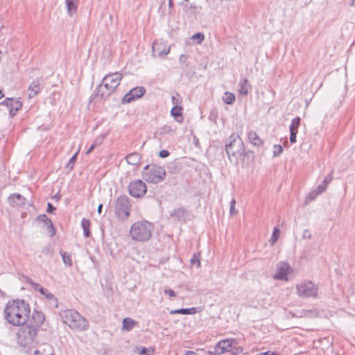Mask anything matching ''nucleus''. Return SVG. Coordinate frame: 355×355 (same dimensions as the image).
<instances>
[{"label":"nucleus","instance_id":"obj_1","mask_svg":"<svg viewBox=\"0 0 355 355\" xmlns=\"http://www.w3.org/2000/svg\"><path fill=\"white\" fill-rule=\"evenodd\" d=\"M44 321V314L34 310L28 322L20 325L17 334V343L24 348L30 349L34 345L37 332Z\"/></svg>","mask_w":355,"mask_h":355},{"label":"nucleus","instance_id":"obj_2","mask_svg":"<svg viewBox=\"0 0 355 355\" xmlns=\"http://www.w3.org/2000/svg\"><path fill=\"white\" fill-rule=\"evenodd\" d=\"M31 308L24 300L9 301L4 309V318L13 326L25 324L31 319Z\"/></svg>","mask_w":355,"mask_h":355},{"label":"nucleus","instance_id":"obj_3","mask_svg":"<svg viewBox=\"0 0 355 355\" xmlns=\"http://www.w3.org/2000/svg\"><path fill=\"white\" fill-rule=\"evenodd\" d=\"M122 78V74L118 72L106 75L95 90L96 96L101 99L108 98L119 85Z\"/></svg>","mask_w":355,"mask_h":355},{"label":"nucleus","instance_id":"obj_4","mask_svg":"<svg viewBox=\"0 0 355 355\" xmlns=\"http://www.w3.org/2000/svg\"><path fill=\"white\" fill-rule=\"evenodd\" d=\"M60 316L63 323L68 325L73 330L83 331L89 328L88 321L76 310L66 309L61 311Z\"/></svg>","mask_w":355,"mask_h":355},{"label":"nucleus","instance_id":"obj_5","mask_svg":"<svg viewBox=\"0 0 355 355\" xmlns=\"http://www.w3.org/2000/svg\"><path fill=\"white\" fill-rule=\"evenodd\" d=\"M154 229L153 223L147 220L135 222L130 230V235L132 240L144 242L148 241Z\"/></svg>","mask_w":355,"mask_h":355},{"label":"nucleus","instance_id":"obj_6","mask_svg":"<svg viewBox=\"0 0 355 355\" xmlns=\"http://www.w3.org/2000/svg\"><path fill=\"white\" fill-rule=\"evenodd\" d=\"M143 179L153 184H158L163 181L166 177V171L163 166L156 164H147L142 171Z\"/></svg>","mask_w":355,"mask_h":355},{"label":"nucleus","instance_id":"obj_7","mask_svg":"<svg viewBox=\"0 0 355 355\" xmlns=\"http://www.w3.org/2000/svg\"><path fill=\"white\" fill-rule=\"evenodd\" d=\"M114 214L117 219L124 222L130 217L132 209L130 200L126 195L117 197L114 205Z\"/></svg>","mask_w":355,"mask_h":355},{"label":"nucleus","instance_id":"obj_8","mask_svg":"<svg viewBox=\"0 0 355 355\" xmlns=\"http://www.w3.org/2000/svg\"><path fill=\"white\" fill-rule=\"evenodd\" d=\"M225 151L230 159L231 157H234L236 160L238 158L245 156V146L241 137L232 135L230 137V142L225 145Z\"/></svg>","mask_w":355,"mask_h":355},{"label":"nucleus","instance_id":"obj_9","mask_svg":"<svg viewBox=\"0 0 355 355\" xmlns=\"http://www.w3.org/2000/svg\"><path fill=\"white\" fill-rule=\"evenodd\" d=\"M129 194L135 198H141L146 193L147 187L141 180L131 181L128 186Z\"/></svg>","mask_w":355,"mask_h":355},{"label":"nucleus","instance_id":"obj_10","mask_svg":"<svg viewBox=\"0 0 355 355\" xmlns=\"http://www.w3.org/2000/svg\"><path fill=\"white\" fill-rule=\"evenodd\" d=\"M297 292L302 297H316L318 287L311 282H302L297 285Z\"/></svg>","mask_w":355,"mask_h":355},{"label":"nucleus","instance_id":"obj_11","mask_svg":"<svg viewBox=\"0 0 355 355\" xmlns=\"http://www.w3.org/2000/svg\"><path fill=\"white\" fill-rule=\"evenodd\" d=\"M331 173L332 171H331L324 179L322 184L318 185L316 189H314L309 192V193L307 195V196L305 198L304 203L309 204L310 202L313 201L316 198V197L321 194L322 193L324 192L327 185L331 182L332 180L331 178Z\"/></svg>","mask_w":355,"mask_h":355},{"label":"nucleus","instance_id":"obj_12","mask_svg":"<svg viewBox=\"0 0 355 355\" xmlns=\"http://www.w3.org/2000/svg\"><path fill=\"white\" fill-rule=\"evenodd\" d=\"M146 93V89L144 87H136L130 89L122 98V103H130L131 102L140 98Z\"/></svg>","mask_w":355,"mask_h":355},{"label":"nucleus","instance_id":"obj_13","mask_svg":"<svg viewBox=\"0 0 355 355\" xmlns=\"http://www.w3.org/2000/svg\"><path fill=\"white\" fill-rule=\"evenodd\" d=\"M0 105H5L9 110V116L11 118L22 107V103L19 98H6Z\"/></svg>","mask_w":355,"mask_h":355},{"label":"nucleus","instance_id":"obj_14","mask_svg":"<svg viewBox=\"0 0 355 355\" xmlns=\"http://www.w3.org/2000/svg\"><path fill=\"white\" fill-rule=\"evenodd\" d=\"M189 211L183 207L174 209L171 213V218L175 221L186 222L189 218Z\"/></svg>","mask_w":355,"mask_h":355},{"label":"nucleus","instance_id":"obj_15","mask_svg":"<svg viewBox=\"0 0 355 355\" xmlns=\"http://www.w3.org/2000/svg\"><path fill=\"white\" fill-rule=\"evenodd\" d=\"M300 118L297 116L294 118L289 126L290 130V142L291 144H295L296 142L297 134L298 132V128L300 124Z\"/></svg>","mask_w":355,"mask_h":355},{"label":"nucleus","instance_id":"obj_16","mask_svg":"<svg viewBox=\"0 0 355 355\" xmlns=\"http://www.w3.org/2000/svg\"><path fill=\"white\" fill-rule=\"evenodd\" d=\"M290 269V266L288 263H281L277 266V270L276 273L274 275V278L278 280H288L287 275L288 272Z\"/></svg>","mask_w":355,"mask_h":355},{"label":"nucleus","instance_id":"obj_17","mask_svg":"<svg viewBox=\"0 0 355 355\" xmlns=\"http://www.w3.org/2000/svg\"><path fill=\"white\" fill-rule=\"evenodd\" d=\"M9 204L12 207H22L24 206L26 199L19 193H12L8 197Z\"/></svg>","mask_w":355,"mask_h":355},{"label":"nucleus","instance_id":"obj_18","mask_svg":"<svg viewBox=\"0 0 355 355\" xmlns=\"http://www.w3.org/2000/svg\"><path fill=\"white\" fill-rule=\"evenodd\" d=\"M234 342L235 340L234 339L223 340L217 344L216 349L218 352L220 351L219 354L226 352H231L232 345Z\"/></svg>","mask_w":355,"mask_h":355},{"label":"nucleus","instance_id":"obj_19","mask_svg":"<svg viewBox=\"0 0 355 355\" xmlns=\"http://www.w3.org/2000/svg\"><path fill=\"white\" fill-rule=\"evenodd\" d=\"M35 355H55L53 347L49 343L39 345L34 351Z\"/></svg>","mask_w":355,"mask_h":355},{"label":"nucleus","instance_id":"obj_20","mask_svg":"<svg viewBox=\"0 0 355 355\" xmlns=\"http://www.w3.org/2000/svg\"><path fill=\"white\" fill-rule=\"evenodd\" d=\"M28 90L30 91L28 94L29 98H32L38 94L42 90L40 81L38 80H33L28 87Z\"/></svg>","mask_w":355,"mask_h":355},{"label":"nucleus","instance_id":"obj_21","mask_svg":"<svg viewBox=\"0 0 355 355\" xmlns=\"http://www.w3.org/2000/svg\"><path fill=\"white\" fill-rule=\"evenodd\" d=\"M239 92L241 94L246 96L251 89V85L246 78L241 79L239 83Z\"/></svg>","mask_w":355,"mask_h":355},{"label":"nucleus","instance_id":"obj_22","mask_svg":"<svg viewBox=\"0 0 355 355\" xmlns=\"http://www.w3.org/2000/svg\"><path fill=\"white\" fill-rule=\"evenodd\" d=\"M248 137L250 143L253 146L259 147L263 145V141L254 131H249L248 132Z\"/></svg>","mask_w":355,"mask_h":355},{"label":"nucleus","instance_id":"obj_23","mask_svg":"<svg viewBox=\"0 0 355 355\" xmlns=\"http://www.w3.org/2000/svg\"><path fill=\"white\" fill-rule=\"evenodd\" d=\"M42 295H44L48 300L50 306L58 308V302L57 298L55 297V295L49 292L46 288L44 289V293H41Z\"/></svg>","mask_w":355,"mask_h":355},{"label":"nucleus","instance_id":"obj_24","mask_svg":"<svg viewBox=\"0 0 355 355\" xmlns=\"http://www.w3.org/2000/svg\"><path fill=\"white\" fill-rule=\"evenodd\" d=\"M170 314H183V315H193L197 313V308L191 307L189 309L182 308L180 309H175L170 311Z\"/></svg>","mask_w":355,"mask_h":355},{"label":"nucleus","instance_id":"obj_25","mask_svg":"<svg viewBox=\"0 0 355 355\" xmlns=\"http://www.w3.org/2000/svg\"><path fill=\"white\" fill-rule=\"evenodd\" d=\"M67 9V13L69 16H72L77 11L78 1V0H65Z\"/></svg>","mask_w":355,"mask_h":355},{"label":"nucleus","instance_id":"obj_26","mask_svg":"<svg viewBox=\"0 0 355 355\" xmlns=\"http://www.w3.org/2000/svg\"><path fill=\"white\" fill-rule=\"evenodd\" d=\"M182 110L183 107L182 106H173L171 110V114L175 118L178 123H182L183 121Z\"/></svg>","mask_w":355,"mask_h":355},{"label":"nucleus","instance_id":"obj_27","mask_svg":"<svg viewBox=\"0 0 355 355\" xmlns=\"http://www.w3.org/2000/svg\"><path fill=\"white\" fill-rule=\"evenodd\" d=\"M126 162L130 165H137L141 160V155L138 153H132L125 157Z\"/></svg>","mask_w":355,"mask_h":355},{"label":"nucleus","instance_id":"obj_28","mask_svg":"<svg viewBox=\"0 0 355 355\" xmlns=\"http://www.w3.org/2000/svg\"><path fill=\"white\" fill-rule=\"evenodd\" d=\"M137 324V322L130 318H125L123 320L122 329L130 331Z\"/></svg>","mask_w":355,"mask_h":355},{"label":"nucleus","instance_id":"obj_29","mask_svg":"<svg viewBox=\"0 0 355 355\" xmlns=\"http://www.w3.org/2000/svg\"><path fill=\"white\" fill-rule=\"evenodd\" d=\"M90 220L87 218H83L81 220V226L84 231V236L86 238H89L91 236V232L89 230L90 227Z\"/></svg>","mask_w":355,"mask_h":355},{"label":"nucleus","instance_id":"obj_30","mask_svg":"<svg viewBox=\"0 0 355 355\" xmlns=\"http://www.w3.org/2000/svg\"><path fill=\"white\" fill-rule=\"evenodd\" d=\"M60 254L62 257V261L67 267H71L73 264L71 254L67 253L63 250H60Z\"/></svg>","mask_w":355,"mask_h":355},{"label":"nucleus","instance_id":"obj_31","mask_svg":"<svg viewBox=\"0 0 355 355\" xmlns=\"http://www.w3.org/2000/svg\"><path fill=\"white\" fill-rule=\"evenodd\" d=\"M26 282L31 285L35 291H38L40 293L44 292L45 288L40 284L33 282L30 277H26Z\"/></svg>","mask_w":355,"mask_h":355},{"label":"nucleus","instance_id":"obj_32","mask_svg":"<svg viewBox=\"0 0 355 355\" xmlns=\"http://www.w3.org/2000/svg\"><path fill=\"white\" fill-rule=\"evenodd\" d=\"M159 44L157 43H154L153 44V53L154 55H155L156 53H157V55L160 57L166 56L167 54H168L170 51V49H164V50L159 51L157 49Z\"/></svg>","mask_w":355,"mask_h":355},{"label":"nucleus","instance_id":"obj_33","mask_svg":"<svg viewBox=\"0 0 355 355\" xmlns=\"http://www.w3.org/2000/svg\"><path fill=\"white\" fill-rule=\"evenodd\" d=\"M223 101L226 104L232 105L235 101V95L233 93L226 92L223 96Z\"/></svg>","mask_w":355,"mask_h":355},{"label":"nucleus","instance_id":"obj_34","mask_svg":"<svg viewBox=\"0 0 355 355\" xmlns=\"http://www.w3.org/2000/svg\"><path fill=\"white\" fill-rule=\"evenodd\" d=\"M340 62L343 64L342 66L340 67L339 68L336 69V70L337 71H340L341 77L344 80H346V78H347V68H346V65H345L346 61L344 58H342Z\"/></svg>","mask_w":355,"mask_h":355},{"label":"nucleus","instance_id":"obj_35","mask_svg":"<svg viewBox=\"0 0 355 355\" xmlns=\"http://www.w3.org/2000/svg\"><path fill=\"white\" fill-rule=\"evenodd\" d=\"M103 142V138L98 137L96 138L94 143L90 146V147L88 148V150L86 152V155L90 154L93 150L98 146H100Z\"/></svg>","mask_w":355,"mask_h":355},{"label":"nucleus","instance_id":"obj_36","mask_svg":"<svg viewBox=\"0 0 355 355\" xmlns=\"http://www.w3.org/2000/svg\"><path fill=\"white\" fill-rule=\"evenodd\" d=\"M279 233H280V230H279V228L275 227L273 229V232H272V236H271V238L270 240L272 245H273L275 243L277 242L279 235Z\"/></svg>","mask_w":355,"mask_h":355},{"label":"nucleus","instance_id":"obj_37","mask_svg":"<svg viewBox=\"0 0 355 355\" xmlns=\"http://www.w3.org/2000/svg\"><path fill=\"white\" fill-rule=\"evenodd\" d=\"M190 263L192 266L196 265L197 268L200 267V254H194L193 257L191 258Z\"/></svg>","mask_w":355,"mask_h":355},{"label":"nucleus","instance_id":"obj_38","mask_svg":"<svg viewBox=\"0 0 355 355\" xmlns=\"http://www.w3.org/2000/svg\"><path fill=\"white\" fill-rule=\"evenodd\" d=\"M35 220L46 225L48 223H50L51 219L46 214H40L36 217Z\"/></svg>","mask_w":355,"mask_h":355},{"label":"nucleus","instance_id":"obj_39","mask_svg":"<svg viewBox=\"0 0 355 355\" xmlns=\"http://www.w3.org/2000/svg\"><path fill=\"white\" fill-rule=\"evenodd\" d=\"M172 103L174 106H180L179 104L182 103V97L179 94L176 93L175 95L172 96L171 97Z\"/></svg>","mask_w":355,"mask_h":355},{"label":"nucleus","instance_id":"obj_40","mask_svg":"<svg viewBox=\"0 0 355 355\" xmlns=\"http://www.w3.org/2000/svg\"><path fill=\"white\" fill-rule=\"evenodd\" d=\"M46 229L50 233L51 236H53L56 233V230L53 224L52 220H50V223H48L46 225Z\"/></svg>","mask_w":355,"mask_h":355},{"label":"nucleus","instance_id":"obj_41","mask_svg":"<svg viewBox=\"0 0 355 355\" xmlns=\"http://www.w3.org/2000/svg\"><path fill=\"white\" fill-rule=\"evenodd\" d=\"M273 156L274 157H278L279 156L282 152H283V148L281 145L275 144L273 146Z\"/></svg>","mask_w":355,"mask_h":355},{"label":"nucleus","instance_id":"obj_42","mask_svg":"<svg viewBox=\"0 0 355 355\" xmlns=\"http://www.w3.org/2000/svg\"><path fill=\"white\" fill-rule=\"evenodd\" d=\"M192 39L193 40H197V43L198 44H201L202 42V41L204 40L205 39V35L203 33H197L196 34H194L192 37H191Z\"/></svg>","mask_w":355,"mask_h":355},{"label":"nucleus","instance_id":"obj_43","mask_svg":"<svg viewBox=\"0 0 355 355\" xmlns=\"http://www.w3.org/2000/svg\"><path fill=\"white\" fill-rule=\"evenodd\" d=\"M217 118H218V112H217V110L216 109L211 110L209 115V119L210 121L216 122Z\"/></svg>","mask_w":355,"mask_h":355},{"label":"nucleus","instance_id":"obj_44","mask_svg":"<svg viewBox=\"0 0 355 355\" xmlns=\"http://www.w3.org/2000/svg\"><path fill=\"white\" fill-rule=\"evenodd\" d=\"M77 154L78 153H76V154H74L71 157V159H69V161L68 162L67 164V167L70 168V169H72L73 168V165H74V163L76 160V158H77Z\"/></svg>","mask_w":355,"mask_h":355},{"label":"nucleus","instance_id":"obj_45","mask_svg":"<svg viewBox=\"0 0 355 355\" xmlns=\"http://www.w3.org/2000/svg\"><path fill=\"white\" fill-rule=\"evenodd\" d=\"M140 355H151L148 353V349L145 347H141V348H137L136 351Z\"/></svg>","mask_w":355,"mask_h":355},{"label":"nucleus","instance_id":"obj_46","mask_svg":"<svg viewBox=\"0 0 355 355\" xmlns=\"http://www.w3.org/2000/svg\"><path fill=\"white\" fill-rule=\"evenodd\" d=\"M235 204H236V200L234 198H232V200H231V202H230V213L231 215H234L236 213V211L235 210Z\"/></svg>","mask_w":355,"mask_h":355},{"label":"nucleus","instance_id":"obj_47","mask_svg":"<svg viewBox=\"0 0 355 355\" xmlns=\"http://www.w3.org/2000/svg\"><path fill=\"white\" fill-rule=\"evenodd\" d=\"M164 293L165 295H168L171 297H173L176 296V293L173 289H171V288H166V289H164Z\"/></svg>","mask_w":355,"mask_h":355},{"label":"nucleus","instance_id":"obj_48","mask_svg":"<svg viewBox=\"0 0 355 355\" xmlns=\"http://www.w3.org/2000/svg\"><path fill=\"white\" fill-rule=\"evenodd\" d=\"M197 7L195 4H191L190 6L184 5L183 10L185 12H188L190 10L193 9L196 10Z\"/></svg>","mask_w":355,"mask_h":355},{"label":"nucleus","instance_id":"obj_49","mask_svg":"<svg viewBox=\"0 0 355 355\" xmlns=\"http://www.w3.org/2000/svg\"><path fill=\"white\" fill-rule=\"evenodd\" d=\"M55 210V207L51 203H47V212L54 214V211Z\"/></svg>","mask_w":355,"mask_h":355},{"label":"nucleus","instance_id":"obj_50","mask_svg":"<svg viewBox=\"0 0 355 355\" xmlns=\"http://www.w3.org/2000/svg\"><path fill=\"white\" fill-rule=\"evenodd\" d=\"M169 154L170 153L167 150H162L159 153V156L161 158H166L169 155Z\"/></svg>","mask_w":355,"mask_h":355},{"label":"nucleus","instance_id":"obj_51","mask_svg":"<svg viewBox=\"0 0 355 355\" xmlns=\"http://www.w3.org/2000/svg\"><path fill=\"white\" fill-rule=\"evenodd\" d=\"M304 239H309L311 238V233L309 230H304L303 235Z\"/></svg>","mask_w":355,"mask_h":355},{"label":"nucleus","instance_id":"obj_52","mask_svg":"<svg viewBox=\"0 0 355 355\" xmlns=\"http://www.w3.org/2000/svg\"><path fill=\"white\" fill-rule=\"evenodd\" d=\"M42 254H45V255L50 254V253L51 252V249L50 246H45L42 249Z\"/></svg>","mask_w":355,"mask_h":355},{"label":"nucleus","instance_id":"obj_53","mask_svg":"<svg viewBox=\"0 0 355 355\" xmlns=\"http://www.w3.org/2000/svg\"><path fill=\"white\" fill-rule=\"evenodd\" d=\"M187 60V56L185 55H183L182 54L180 56V62H184Z\"/></svg>","mask_w":355,"mask_h":355},{"label":"nucleus","instance_id":"obj_54","mask_svg":"<svg viewBox=\"0 0 355 355\" xmlns=\"http://www.w3.org/2000/svg\"><path fill=\"white\" fill-rule=\"evenodd\" d=\"M103 209V204H100L98 207L97 211L99 214H101Z\"/></svg>","mask_w":355,"mask_h":355},{"label":"nucleus","instance_id":"obj_55","mask_svg":"<svg viewBox=\"0 0 355 355\" xmlns=\"http://www.w3.org/2000/svg\"><path fill=\"white\" fill-rule=\"evenodd\" d=\"M184 355H198L197 354L196 352H192V351H188L185 353Z\"/></svg>","mask_w":355,"mask_h":355},{"label":"nucleus","instance_id":"obj_56","mask_svg":"<svg viewBox=\"0 0 355 355\" xmlns=\"http://www.w3.org/2000/svg\"><path fill=\"white\" fill-rule=\"evenodd\" d=\"M259 355H276V354L274 352L270 353L269 352H267L265 353H261Z\"/></svg>","mask_w":355,"mask_h":355},{"label":"nucleus","instance_id":"obj_57","mask_svg":"<svg viewBox=\"0 0 355 355\" xmlns=\"http://www.w3.org/2000/svg\"><path fill=\"white\" fill-rule=\"evenodd\" d=\"M168 7L170 8H172L173 7V0H168Z\"/></svg>","mask_w":355,"mask_h":355},{"label":"nucleus","instance_id":"obj_58","mask_svg":"<svg viewBox=\"0 0 355 355\" xmlns=\"http://www.w3.org/2000/svg\"><path fill=\"white\" fill-rule=\"evenodd\" d=\"M164 131H165V132L169 131V130H170L169 127H167V126H165V127L164 128Z\"/></svg>","mask_w":355,"mask_h":355},{"label":"nucleus","instance_id":"obj_59","mask_svg":"<svg viewBox=\"0 0 355 355\" xmlns=\"http://www.w3.org/2000/svg\"><path fill=\"white\" fill-rule=\"evenodd\" d=\"M3 96V94L1 92V90L0 89V98H1Z\"/></svg>","mask_w":355,"mask_h":355},{"label":"nucleus","instance_id":"obj_60","mask_svg":"<svg viewBox=\"0 0 355 355\" xmlns=\"http://www.w3.org/2000/svg\"><path fill=\"white\" fill-rule=\"evenodd\" d=\"M184 1H188L189 0H184Z\"/></svg>","mask_w":355,"mask_h":355}]
</instances>
